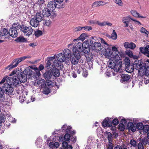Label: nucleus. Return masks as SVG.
Wrapping results in <instances>:
<instances>
[{
	"instance_id": "f257e3e1",
	"label": "nucleus",
	"mask_w": 149,
	"mask_h": 149,
	"mask_svg": "<svg viewBox=\"0 0 149 149\" xmlns=\"http://www.w3.org/2000/svg\"><path fill=\"white\" fill-rule=\"evenodd\" d=\"M104 55L106 58L109 59L108 64L109 67L117 73L121 68L122 64L119 54H113L111 49L107 48L105 52Z\"/></svg>"
},
{
	"instance_id": "f03ea898",
	"label": "nucleus",
	"mask_w": 149,
	"mask_h": 149,
	"mask_svg": "<svg viewBox=\"0 0 149 149\" xmlns=\"http://www.w3.org/2000/svg\"><path fill=\"white\" fill-rule=\"evenodd\" d=\"M14 75L10 78L11 84L15 86H17L19 88H22L21 83H24L26 81L27 79L26 75L24 72L21 71L14 70L10 74L11 76Z\"/></svg>"
},
{
	"instance_id": "7ed1b4c3",
	"label": "nucleus",
	"mask_w": 149,
	"mask_h": 149,
	"mask_svg": "<svg viewBox=\"0 0 149 149\" xmlns=\"http://www.w3.org/2000/svg\"><path fill=\"white\" fill-rule=\"evenodd\" d=\"M23 72L26 75L27 77L30 78L32 77L34 78L39 77L40 75L39 70L36 67L30 66L26 68Z\"/></svg>"
},
{
	"instance_id": "20e7f679",
	"label": "nucleus",
	"mask_w": 149,
	"mask_h": 149,
	"mask_svg": "<svg viewBox=\"0 0 149 149\" xmlns=\"http://www.w3.org/2000/svg\"><path fill=\"white\" fill-rule=\"evenodd\" d=\"M9 83H7L6 84L4 85V86L3 87V90L4 92L8 95H11L14 91V88L16 87L17 89L16 90L17 93L19 94L20 92V91H21V88H18V90L17 89V87H18L17 86H15L11 84V81H10V78L9 79Z\"/></svg>"
},
{
	"instance_id": "39448f33",
	"label": "nucleus",
	"mask_w": 149,
	"mask_h": 149,
	"mask_svg": "<svg viewBox=\"0 0 149 149\" xmlns=\"http://www.w3.org/2000/svg\"><path fill=\"white\" fill-rule=\"evenodd\" d=\"M60 75L59 70L55 67H53L46 71L43 74V76L46 79H49L52 76L57 77H58Z\"/></svg>"
},
{
	"instance_id": "423d86ee",
	"label": "nucleus",
	"mask_w": 149,
	"mask_h": 149,
	"mask_svg": "<svg viewBox=\"0 0 149 149\" xmlns=\"http://www.w3.org/2000/svg\"><path fill=\"white\" fill-rule=\"evenodd\" d=\"M133 65L134 68L138 70L139 72H142L146 70V67L145 63L142 62V61L138 60H136L134 61Z\"/></svg>"
},
{
	"instance_id": "0eeeda50",
	"label": "nucleus",
	"mask_w": 149,
	"mask_h": 149,
	"mask_svg": "<svg viewBox=\"0 0 149 149\" xmlns=\"http://www.w3.org/2000/svg\"><path fill=\"white\" fill-rule=\"evenodd\" d=\"M47 6L48 8L52 11L56 8L59 9L63 8L64 7V4L56 3V2L54 0L48 1V3Z\"/></svg>"
},
{
	"instance_id": "6e6552de",
	"label": "nucleus",
	"mask_w": 149,
	"mask_h": 149,
	"mask_svg": "<svg viewBox=\"0 0 149 149\" xmlns=\"http://www.w3.org/2000/svg\"><path fill=\"white\" fill-rule=\"evenodd\" d=\"M19 27L20 28V31L23 33L24 36H29L32 34L33 30L31 26H27L22 25Z\"/></svg>"
},
{
	"instance_id": "1a4fd4ad",
	"label": "nucleus",
	"mask_w": 149,
	"mask_h": 149,
	"mask_svg": "<svg viewBox=\"0 0 149 149\" xmlns=\"http://www.w3.org/2000/svg\"><path fill=\"white\" fill-rule=\"evenodd\" d=\"M84 42L82 43V42H79L76 43L75 44V47L73 46V52L76 53H78V54H80V52L82 51V49L84 47Z\"/></svg>"
},
{
	"instance_id": "9d476101",
	"label": "nucleus",
	"mask_w": 149,
	"mask_h": 149,
	"mask_svg": "<svg viewBox=\"0 0 149 149\" xmlns=\"http://www.w3.org/2000/svg\"><path fill=\"white\" fill-rule=\"evenodd\" d=\"M18 28H19V27L17 26V24L14 23L9 31V35L13 38L16 37L18 34L17 31Z\"/></svg>"
},
{
	"instance_id": "9b49d317",
	"label": "nucleus",
	"mask_w": 149,
	"mask_h": 149,
	"mask_svg": "<svg viewBox=\"0 0 149 149\" xmlns=\"http://www.w3.org/2000/svg\"><path fill=\"white\" fill-rule=\"evenodd\" d=\"M42 14L43 16L47 17H49L51 19L55 17V14L51 12L48 8H45L42 10Z\"/></svg>"
},
{
	"instance_id": "f8f14e48",
	"label": "nucleus",
	"mask_w": 149,
	"mask_h": 149,
	"mask_svg": "<svg viewBox=\"0 0 149 149\" xmlns=\"http://www.w3.org/2000/svg\"><path fill=\"white\" fill-rule=\"evenodd\" d=\"M73 54L74 56L71 57L70 60L72 64L75 65L78 63L79 60L81 57L80 54H78V53H73Z\"/></svg>"
},
{
	"instance_id": "ddd939ff",
	"label": "nucleus",
	"mask_w": 149,
	"mask_h": 149,
	"mask_svg": "<svg viewBox=\"0 0 149 149\" xmlns=\"http://www.w3.org/2000/svg\"><path fill=\"white\" fill-rule=\"evenodd\" d=\"M95 38L94 37L92 36L88 38L84 42V45L91 48V46L93 45L94 42L95 41Z\"/></svg>"
},
{
	"instance_id": "4468645a",
	"label": "nucleus",
	"mask_w": 149,
	"mask_h": 149,
	"mask_svg": "<svg viewBox=\"0 0 149 149\" xmlns=\"http://www.w3.org/2000/svg\"><path fill=\"white\" fill-rule=\"evenodd\" d=\"M102 126L104 127H111L112 125L111 119H109L108 118H105L102 122Z\"/></svg>"
},
{
	"instance_id": "2eb2a0df",
	"label": "nucleus",
	"mask_w": 149,
	"mask_h": 149,
	"mask_svg": "<svg viewBox=\"0 0 149 149\" xmlns=\"http://www.w3.org/2000/svg\"><path fill=\"white\" fill-rule=\"evenodd\" d=\"M95 51H100L102 49V46L100 42H95L91 48Z\"/></svg>"
},
{
	"instance_id": "dca6fc26",
	"label": "nucleus",
	"mask_w": 149,
	"mask_h": 149,
	"mask_svg": "<svg viewBox=\"0 0 149 149\" xmlns=\"http://www.w3.org/2000/svg\"><path fill=\"white\" fill-rule=\"evenodd\" d=\"M19 63L15 59L13 60L11 63L8 66L5 68V69L10 70L15 67H17Z\"/></svg>"
},
{
	"instance_id": "f3484780",
	"label": "nucleus",
	"mask_w": 149,
	"mask_h": 149,
	"mask_svg": "<svg viewBox=\"0 0 149 149\" xmlns=\"http://www.w3.org/2000/svg\"><path fill=\"white\" fill-rule=\"evenodd\" d=\"M131 78V76L127 74H123L121 76V81L123 83L128 82Z\"/></svg>"
},
{
	"instance_id": "a211bd4d",
	"label": "nucleus",
	"mask_w": 149,
	"mask_h": 149,
	"mask_svg": "<svg viewBox=\"0 0 149 149\" xmlns=\"http://www.w3.org/2000/svg\"><path fill=\"white\" fill-rule=\"evenodd\" d=\"M39 22L34 17L31 18L30 20V24L33 27H36L39 24Z\"/></svg>"
},
{
	"instance_id": "6ab92c4d",
	"label": "nucleus",
	"mask_w": 149,
	"mask_h": 149,
	"mask_svg": "<svg viewBox=\"0 0 149 149\" xmlns=\"http://www.w3.org/2000/svg\"><path fill=\"white\" fill-rule=\"evenodd\" d=\"M127 127L129 130H131L132 132H134L136 131V124H134L132 122H129L127 124Z\"/></svg>"
},
{
	"instance_id": "aec40b11",
	"label": "nucleus",
	"mask_w": 149,
	"mask_h": 149,
	"mask_svg": "<svg viewBox=\"0 0 149 149\" xmlns=\"http://www.w3.org/2000/svg\"><path fill=\"white\" fill-rule=\"evenodd\" d=\"M124 46L126 48H130L133 49L136 47L135 44L132 42H131L130 43L128 42H125L124 43Z\"/></svg>"
},
{
	"instance_id": "412c9836",
	"label": "nucleus",
	"mask_w": 149,
	"mask_h": 149,
	"mask_svg": "<svg viewBox=\"0 0 149 149\" xmlns=\"http://www.w3.org/2000/svg\"><path fill=\"white\" fill-rule=\"evenodd\" d=\"M56 58L60 62H63L65 61L66 57L63 54L60 53L56 55Z\"/></svg>"
},
{
	"instance_id": "4be33fe9",
	"label": "nucleus",
	"mask_w": 149,
	"mask_h": 149,
	"mask_svg": "<svg viewBox=\"0 0 149 149\" xmlns=\"http://www.w3.org/2000/svg\"><path fill=\"white\" fill-rule=\"evenodd\" d=\"M140 52L144 54H149V45H147L145 47H140Z\"/></svg>"
},
{
	"instance_id": "5701e85b",
	"label": "nucleus",
	"mask_w": 149,
	"mask_h": 149,
	"mask_svg": "<svg viewBox=\"0 0 149 149\" xmlns=\"http://www.w3.org/2000/svg\"><path fill=\"white\" fill-rule=\"evenodd\" d=\"M52 22L49 18L47 17L43 20V24L44 26L48 27L50 26L52 24Z\"/></svg>"
},
{
	"instance_id": "b1692460",
	"label": "nucleus",
	"mask_w": 149,
	"mask_h": 149,
	"mask_svg": "<svg viewBox=\"0 0 149 149\" xmlns=\"http://www.w3.org/2000/svg\"><path fill=\"white\" fill-rule=\"evenodd\" d=\"M63 54L66 58H69L71 57V51L68 49H65L63 51Z\"/></svg>"
},
{
	"instance_id": "393cba45",
	"label": "nucleus",
	"mask_w": 149,
	"mask_h": 149,
	"mask_svg": "<svg viewBox=\"0 0 149 149\" xmlns=\"http://www.w3.org/2000/svg\"><path fill=\"white\" fill-rule=\"evenodd\" d=\"M72 127L70 126H68L66 124L64 125L61 127L63 130H65V133H71V129Z\"/></svg>"
},
{
	"instance_id": "a878e982",
	"label": "nucleus",
	"mask_w": 149,
	"mask_h": 149,
	"mask_svg": "<svg viewBox=\"0 0 149 149\" xmlns=\"http://www.w3.org/2000/svg\"><path fill=\"white\" fill-rule=\"evenodd\" d=\"M103 3H104L105 4H106V3H105L102 1H95L93 3L92 7H96L103 6L104 5V4H103Z\"/></svg>"
},
{
	"instance_id": "bb28decb",
	"label": "nucleus",
	"mask_w": 149,
	"mask_h": 149,
	"mask_svg": "<svg viewBox=\"0 0 149 149\" xmlns=\"http://www.w3.org/2000/svg\"><path fill=\"white\" fill-rule=\"evenodd\" d=\"M131 13L132 15L136 17H140L142 18H145L146 17L141 16L140 14L135 10H132L131 11Z\"/></svg>"
},
{
	"instance_id": "cd10ccee",
	"label": "nucleus",
	"mask_w": 149,
	"mask_h": 149,
	"mask_svg": "<svg viewBox=\"0 0 149 149\" xmlns=\"http://www.w3.org/2000/svg\"><path fill=\"white\" fill-rule=\"evenodd\" d=\"M134 68L133 65H129L126 66V71L129 73H131L134 70Z\"/></svg>"
},
{
	"instance_id": "c85d7f7f",
	"label": "nucleus",
	"mask_w": 149,
	"mask_h": 149,
	"mask_svg": "<svg viewBox=\"0 0 149 149\" xmlns=\"http://www.w3.org/2000/svg\"><path fill=\"white\" fill-rule=\"evenodd\" d=\"M15 41L17 42H24L27 41L26 39L23 36L17 38Z\"/></svg>"
},
{
	"instance_id": "c756f323",
	"label": "nucleus",
	"mask_w": 149,
	"mask_h": 149,
	"mask_svg": "<svg viewBox=\"0 0 149 149\" xmlns=\"http://www.w3.org/2000/svg\"><path fill=\"white\" fill-rule=\"evenodd\" d=\"M43 16V14H42L40 12L37 13L34 18L37 19L39 22H40L42 19Z\"/></svg>"
},
{
	"instance_id": "7c9ffc66",
	"label": "nucleus",
	"mask_w": 149,
	"mask_h": 149,
	"mask_svg": "<svg viewBox=\"0 0 149 149\" xmlns=\"http://www.w3.org/2000/svg\"><path fill=\"white\" fill-rule=\"evenodd\" d=\"M86 61L88 62L92 61H93V55L91 53H89L85 54Z\"/></svg>"
},
{
	"instance_id": "2f4dec72",
	"label": "nucleus",
	"mask_w": 149,
	"mask_h": 149,
	"mask_svg": "<svg viewBox=\"0 0 149 149\" xmlns=\"http://www.w3.org/2000/svg\"><path fill=\"white\" fill-rule=\"evenodd\" d=\"M97 24L101 26H103L106 25L111 26L112 25L111 23L108 22L104 21L102 22H100L98 21L97 22Z\"/></svg>"
},
{
	"instance_id": "473e14b6",
	"label": "nucleus",
	"mask_w": 149,
	"mask_h": 149,
	"mask_svg": "<svg viewBox=\"0 0 149 149\" xmlns=\"http://www.w3.org/2000/svg\"><path fill=\"white\" fill-rule=\"evenodd\" d=\"M8 34L9 31H8V30L6 29H4L2 31H0V37H1L3 36H8Z\"/></svg>"
},
{
	"instance_id": "72a5a7b5",
	"label": "nucleus",
	"mask_w": 149,
	"mask_h": 149,
	"mask_svg": "<svg viewBox=\"0 0 149 149\" xmlns=\"http://www.w3.org/2000/svg\"><path fill=\"white\" fill-rule=\"evenodd\" d=\"M86 34L85 33H82L80 36L77 39H74V41H76L77 40H80L81 42H82L85 39Z\"/></svg>"
},
{
	"instance_id": "f704fd0d",
	"label": "nucleus",
	"mask_w": 149,
	"mask_h": 149,
	"mask_svg": "<svg viewBox=\"0 0 149 149\" xmlns=\"http://www.w3.org/2000/svg\"><path fill=\"white\" fill-rule=\"evenodd\" d=\"M31 56L29 55H27L20 57L17 58L15 59L18 63H20L22 61L24 60L26 58H29Z\"/></svg>"
},
{
	"instance_id": "c9c22d12",
	"label": "nucleus",
	"mask_w": 149,
	"mask_h": 149,
	"mask_svg": "<svg viewBox=\"0 0 149 149\" xmlns=\"http://www.w3.org/2000/svg\"><path fill=\"white\" fill-rule=\"evenodd\" d=\"M111 52L113 54H119V56L120 58V60H121V56L120 54V52L118 51L117 48L115 46L113 47H112V51Z\"/></svg>"
},
{
	"instance_id": "e433bc0d",
	"label": "nucleus",
	"mask_w": 149,
	"mask_h": 149,
	"mask_svg": "<svg viewBox=\"0 0 149 149\" xmlns=\"http://www.w3.org/2000/svg\"><path fill=\"white\" fill-rule=\"evenodd\" d=\"M82 51L85 54H88L90 52V47L86 46V45H84L82 49Z\"/></svg>"
},
{
	"instance_id": "4c0bfd02",
	"label": "nucleus",
	"mask_w": 149,
	"mask_h": 149,
	"mask_svg": "<svg viewBox=\"0 0 149 149\" xmlns=\"http://www.w3.org/2000/svg\"><path fill=\"white\" fill-rule=\"evenodd\" d=\"M140 31L142 33H143L144 35H145L146 36L148 37V35L149 33V32L145 28L142 27Z\"/></svg>"
},
{
	"instance_id": "58836bf2",
	"label": "nucleus",
	"mask_w": 149,
	"mask_h": 149,
	"mask_svg": "<svg viewBox=\"0 0 149 149\" xmlns=\"http://www.w3.org/2000/svg\"><path fill=\"white\" fill-rule=\"evenodd\" d=\"M42 139L40 137H39L37 139L36 142V145H38V147H40V146L42 145Z\"/></svg>"
},
{
	"instance_id": "ea45409f",
	"label": "nucleus",
	"mask_w": 149,
	"mask_h": 149,
	"mask_svg": "<svg viewBox=\"0 0 149 149\" xmlns=\"http://www.w3.org/2000/svg\"><path fill=\"white\" fill-rule=\"evenodd\" d=\"M106 134L107 136V138L109 142H112V137L111 133L110 132H107Z\"/></svg>"
},
{
	"instance_id": "a19ab883",
	"label": "nucleus",
	"mask_w": 149,
	"mask_h": 149,
	"mask_svg": "<svg viewBox=\"0 0 149 149\" xmlns=\"http://www.w3.org/2000/svg\"><path fill=\"white\" fill-rule=\"evenodd\" d=\"M130 19L133 21H134V19L131 18V17L130 15H128L126 17H123L122 20H123V21L127 22L129 23Z\"/></svg>"
},
{
	"instance_id": "79ce46f5",
	"label": "nucleus",
	"mask_w": 149,
	"mask_h": 149,
	"mask_svg": "<svg viewBox=\"0 0 149 149\" xmlns=\"http://www.w3.org/2000/svg\"><path fill=\"white\" fill-rule=\"evenodd\" d=\"M149 139L146 137H144L141 139V143L144 145H146L148 143Z\"/></svg>"
},
{
	"instance_id": "37998d69",
	"label": "nucleus",
	"mask_w": 149,
	"mask_h": 149,
	"mask_svg": "<svg viewBox=\"0 0 149 149\" xmlns=\"http://www.w3.org/2000/svg\"><path fill=\"white\" fill-rule=\"evenodd\" d=\"M125 53L126 54L128 55L129 57L131 58L133 57L134 58H135V57H134L133 55V54L132 52L130 50H127L126 51Z\"/></svg>"
},
{
	"instance_id": "c03bdc74",
	"label": "nucleus",
	"mask_w": 149,
	"mask_h": 149,
	"mask_svg": "<svg viewBox=\"0 0 149 149\" xmlns=\"http://www.w3.org/2000/svg\"><path fill=\"white\" fill-rule=\"evenodd\" d=\"M143 123L141 122L137 123L136 125V128L140 130L143 129Z\"/></svg>"
},
{
	"instance_id": "a18cd8bd",
	"label": "nucleus",
	"mask_w": 149,
	"mask_h": 149,
	"mask_svg": "<svg viewBox=\"0 0 149 149\" xmlns=\"http://www.w3.org/2000/svg\"><path fill=\"white\" fill-rule=\"evenodd\" d=\"M143 133H146L149 131V126L147 125H145L143 127Z\"/></svg>"
},
{
	"instance_id": "49530a36",
	"label": "nucleus",
	"mask_w": 149,
	"mask_h": 149,
	"mask_svg": "<svg viewBox=\"0 0 149 149\" xmlns=\"http://www.w3.org/2000/svg\"><path fill=\"white\" fill-rule=\"evenodd\" d=\"M111 38L113 40H115L117 39V35L115 30H113L112 33L111 34Z\"/></svg>"
},
{
	"instance_id": "de8ad7c7",
	"label": "nucleus",
	"mask_w": 149,
	"mask_h": 149,
	"mask_svg": "<svg viewBox=\"0 0 149 149\" xmlns=\"http://www.w3.org/2000/svg\"><path fill=\"white\" fill-rule=\"evenodd\" d=\"M43 32L42 31L38 30L35 32V35L37 37H39L42 35Z\"/></svg>"
},
{
	"instance_id": "09e8293b",
	"label": "nucleus",
	"mask_w": 149,
	"mask_h": 149,
	"mask_svg": "<svg viewBox=\"0 0 149 149\" xmlns=\"http://www.w3.org/2000/svg\"><path fill=\"white\" fill-rule=\"evenodd\" d=\"M61 62L58 60H55L53 62V65L55 67H59L61 65Z\"/></svg>"
},
{
	"instance_id": "8fccbe9b",
	"label": "nucleus",
	"mask_w": 149,
	"mask_h": 149,
	"mask_svg": "<svg viewBox=\"0 0 149 149\" xmlns=\"http://www.w3.org/2000/svg\"><path fill=\"white\" fill-rule=\"evenodd\" d=\"M70 135L69 133L65 134L64 136V139L66 141H69L70 139Z\"/></svg>"
},
{
	"instance_id": "3c124183",
	"label": "nucleus",
	"mask_w": 149,
	"mask_h": 149,
	"mask_svg": "<svg viewBox=\"0 0 149 149\" xmlns=\"http://www.w3.org/2000/svg\"><path fill=\"white\" fill-rule=\"evenodd\" d=\"M114 2L119 6H122L123 5V3L121 0H114Z\"/></svg>"
},
{
	"instance_id": "603ef678",
	"label": "nucleus",
	"mask_w": 149,
	"mask_h": 149,
	"mask_svg": "<svg viewBox=\"0 0 149 149\" xmlns=\"http://www.w3.org/2000/svg\"><path fill=\"white\" fill-rule=\"evenodd\" d=\"M51 62L49 61H47L46 63V67L48 69H49L51 68V66H53L52 65V64Z\"/></svg>"
},
{
	"instance_id": "864d4df0",
	"label": "nucleus",
	"mask_w": 149,
	"mask_h": 149,
	"mask_svg": "<svg viewBox=\"0 0 149 149\" xmlns=\"http://www.w3.org/2000/svg\"><path fill=\"white\" fill-rule=\"evenodd\" d=\"M6 80V78H3L2 80L0 82V87H3L5 86L4 85L6 84V83H4Z\"/></svg>"
},
{
	"instance_id": "5fc2aeb1",
	"label": "nucleus",
	"mask_w": 149,
	"mask_h": 149,
	"mask_svg": "<svg viewBox=\"0 0 149 149\" xmlns=\"http://www.w3.org/2000/svg\"><path fill=\"white\" fill-rule=\"evenodd\" d=\"M44 0H39L38 3L39 5H38L40 9H41V5H42L44 2Z\"/></svg>"
},
{
	"instance_id": "6e6d98bb",
	"label": "nucleus",
	"mask_w": 149,
	"mask_h": 149,
	"mask_svg": "<svg viewBox=\"0 0 149 149\" xmlns=\"http://www.w3.org/2000/svg\"><path fill=\"white\" fill-rule=\"evenodd\" d=\"M108 145L107 146V148L105 149H113V146L112 142H109Z\"/></svg>"
},
{
	"instance_id": "4d7b16f0",
	"label": "nucleus",
	"mask_w": 149,
	"mask_h": 149,
	"mask_svg": "<svg viewBox=\"0 0 149 149\" xmlns=\"http://www.w3.org/2000/svg\"><path fill=\"white\" fill-rule=\"evenodd\" d=\"M136 141L134 140H131L130 142V143L131 145L134 147H136Z\"/></svg>"
},
{
	"instance_id": "13d9d810",
	"label": "nucleus",
	"mask_w": 149,
	"mask_h": 149,
	"mask_svg": "<svg viewBox=\"0 0 149 149\" xmlns=\"http://www.w3.org/2000/svg\"><path fill=\"white\" fill-rule=\"evenodd\" d=\"M53 82L50 80L49 79H46V83L48 86H52Z\"/></svg>"
},
{
	"instance_id": "bf43d9fd",
	"label": "nucleus",
	"mask_w": 149,
	"mask_h": 149,
	"mask_svg": "<svg viewBox=\"0 0 149 149\" xmlns=\"http://www.w3.org/2000/svg\"><path fill=\"white\" fill-rule=\"evenodd\" d=\"M26 100L24 95H22L19 96V101L21 103L23 102Z\"/></svg>"
},
{
	"instance_id": "052dcab7",
	"label": "nucleus",
	"mask_w": 149,
	"mask_h": 149,
	"mask_svg": "<svg viewBox=\"0 0 149 149\" xmlns=\"http://www.w3.org/2000/svg\"><path fill=\"white\" fill-rule=\"evenodd\" d=\"M92 29V28L91 26H86L83 27V30H84L86 31H88Z\"/></svg>"
},
{
	"instance_id": "680f3d73",
	"label": "nucleus",
	"mask_w": 149,
	"mask_h": 149,
	"mask_svg": "<svg viewBox=\"0 0 149 149\" xmlns=\"http://www.w3.org/2000/svg\"><path fill=\"white\" fill-rule=\"evenodd\" d=\"M3 88V87H0V97L2 98L3 95L4 93Z\"/></svg>"
},
{
	"instance_id": "e2e57ef3",
	"label": "nucleus",
	"mask_w": 149,
	"mask_h": 149,
	"mask_svg": "<svg viewBox=\"0 0 149 149\" xmlns=\"http://www.w3.org/2000/svg\"><path fill=\"white\" fill-rule=\"evenodd\" d=\"M112 123V124H113L114 125H116L118 123L119 121L117 119L115 118L113 120Z\"/></svg>"
},
{
	"instance_id": "0e129e2a",
	"label": "nucleus",
	"mask_w": 149,
	"mask_h": 149,
	"mask_svg": "<svg viewBox=\"0 0 149 149\" xmlns=\"http://www.w3.org/2000/svg\"><path fill=\"white\" fill-rule=\"evenodd\" d=\"M97 21L96 20H90L89 21V23L90 25H94L97 24Z\"/></svg>"
},
{
	"instance_id": "69168bd1",
	"label": "nucleus",
	"mask_w": 149,
	"mask_h": 149,
	"mask_svg": "<svg viewBox=\"0 0 149 149\" xmlns=\"http://www.w3.org/2000/svg\"><path fill=\"white\" fill-rule=\"evenodd\" d=\"M119 129L121 131H123L125 129V125H121V124H120L119 125Z\"/></svg>"
},
{
	"instance_id": "338daca9",
	"label": "nucleus",
	"mask_w": 149,
	"mask_h": 149,
	"mask_svg": "<svg viewBox=\"0 0 149 149\" xmlns=\"http://www.w3.org/2000/svg\"><path fill=\"white\" fill-rule=\"evenodd\" d=\"M83 72L82 74L83 76L84 77H86L88 74L87 70L86 69H84L83 70Z\"/></svg>"
},
{
	"instance_id": "774afa93",
	"label": "nucleus",
	"mask_w": 149,
	"mask_h": 149,
	"mask_svg": "<svg viewBox=\"0 0 149 149\" xmlns=\"http://www.w3.org/2000/svg\"><path fill=\"white\" fill-rule=\"evenodd\" d=\"M138 149H144L143 146L141 143H139L138 144Z\"/></svg>"
}]
</instances>
